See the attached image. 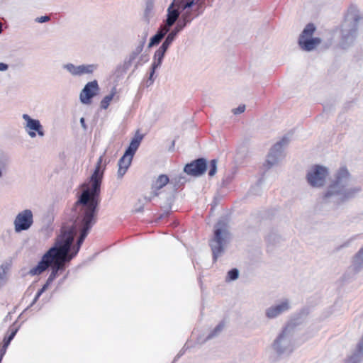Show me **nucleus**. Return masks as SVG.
Instances as JSON below:
<instances>
[{
    "instance_id": "nucleus-18",
    "label": "nucleus",
    "mask_w": 363,
    "mask_h": 363,
    "mask_svg": "<svg viewBox=\"0 0 363 363\" xmlns=\"http://www.w3.org/2000/svg\"><path fill=\"white\" fill-rule=\"evenodd\" d=\"M147 33H145L143 38L140 41L139 44L132 50V52L129 54L128 57L125 59L124 62V67L125 69H128L132 62L136 59L138 55L143 51L144 45L146 41Z\"/></svg>"
},
{
    "instance_id": "nucleus-38",
    "label": "nucleus",
    "mask_w": 363,
    "mask_h": 363,
    "mask_svg": "<svg viewBox=\"0 0 363 363\" xmlns=\"http://www.w3.org/2000/svg\"><path fill=\"white\" fill-rule=\"evenodd\" d=\"M187 24H186L184 22H183L182 21L179 22L177 26L174 28V29H175L178 33H179L180 31H182L184 28L186 26Z\"/></svg>"
},
{
    "instance_id": "nucleus-21",
    "label": "nucleus",
    "mask_w": 363,
    "mask_h": 363,
    "mask_svg": "<svg viewBox=\"0 0 363 363\" xmlns=\"http://www.w3.org/2000/svg\"><path fill=\"white\" fill-rule=\"evenodd\" d=\"M168 32L167 29L161 26L157 33L150 38L148 47L151 48L159 44Z\"/></svg>"
},
{
    "instance_id": "nucleus-35",
    "label": "nucleus",
    "mask_w": 363,
    "mask_h": 363,
    "mask_svg": "<svg viewBox=\"0 0 363 363\" xmlns=\"http://www.w3.org/2000/svg\"><path fill=\"white\" fill-rule=\"evenodd\" d=\"M17 333V329H13L11 334L7 337H5L4 339V345H6V346H9L11 341L13 339V337H15L16 334Z\"/></svg>"
},
{
    "instance_id": "nucleus-15",
    "label": "nucleus",
    "mask_w": 363,
    "mask_h": 363,
    "mask_svg": "<svg viewBox=\"0 0 363 363\" xmlns=\"http://www.w3.org/2000/svg\"><path fill=\"white\" fill-rule=\"evenodd\" d=\"M169 182V177L165 174H160L152 184L151 192L149 196H145L144 199L149 202L152 198L159 195L158 191L164 187Z\"/></svg>"
},
{
    "instance_id": "nucleus-47",
    "label": "nucleus",
    "mask_w": 363,
    "mask_h": 363,
    "mask_svg": "<svg viewBox=\"0 0 363 363\" xmlns=\"http://www.w3.org/2000/svg\"><path fill=\"white\" fill-rule=\"evenodd\" d=\"M4 276V270L0 269V281L3 279Z\"/></svg>"
},
{
    "instance_id": "nucleus-42",
    "label": "nucleus",
    "mask_w": 363,
    "mask_h": 363,
    "mask_svg": "<svg viewBox=\"0 0 363 363\" xmlns=\"http://www.w3.org/2000/svg\"><path fill=\"white\" fill-rule=\"evenodd\" d=\"M43 293V292H41V291H40V290L38 291V293L36 294L33 301H32V303H30L29 307H31L32 306H33L37 302L38 299L42 295Z\"/></svg>"
},
{
    "instance_id": "nucleus-43",
    "label": "nucleus",
    "mask_w": 363,
    "mask_h": 363,
    "mask_svg": "<svg viewBox=\"0 0 363 363\" xmlns=\"http://www.w3.org/2000/svg\"><path fill=\"white\" fill-rule=\"evenodd\" d=\"M9 69V65L4 62H0V72H5Z\"/></svg>"
},
{
    "instance_id": "nucleus-5",
    "label": "nucleus",
    "mask_w": 363,
    "mask_h": 363,
    "mask_svg": "<svg viewBox=\"0 0 363 363\" xmlns=\"http://www.w3.org/2000/svg\"><path fill=\"white\" fill-rule=\"evenodd\" d=\"M294 327L291 324L287 325L278 335L272 344L274 350L279 354H289L294 349L293 336Z\"/></svg>"
},
{
    "instance_id": "nucleus-8",
    "label": "nucleus",
    "mask_w": 363,
    "mask_h": 363,
    "mask_svg": "<svg viewBox=\"0 0 363 363\" xmlns=\"http://www.w3.org/2000/svg\"><path fill=\"white\" fill-rule=\"evenodd\" d=\"M328 169L320 165H315L307 173V181L313 187H320L324 185Z\"/></svg>"
},
{
    "instance_id": "nucleus-7",
    "label": "nucleus",
    "mask_w": 363,
    "mask_h": 363,
    "mask_svg": "<svg viewBox=\"0 0 363 363\" xmlns=\"http://www.w3.org/2000/svg\"><path fill=\"white\" fill-rule=\"evenodd\" d=\"M315 30V27L313 23H308L302 31L298 44L302 50L305 51H311L321 43L319 38H312Z\"/></svg>"
},
{
    "instance_id": "nucleus-25",
    "label": "nucleus",
    "mask_w": 363,
    "mask_h": 363,
    "mask_svg": "<svg viewBox=\"0 0 363 363\" xmlns=\"http://www.w3.org/2000/svg\"><path fill=\"white\" fill-rule=\"evenodd\" d=\"M64 69L67 70L73 77H80L79 65L72 63H67L62 65Z\"/></svg>"
},
{
    "instance_id": "nucleus-34",
    "label": "nucleus",
    "mask_w": 363,
    "mask_h": 363,
    "mask_svg": "<svg viewBox=\"0 0 363 363\" xmlns=\"http://www.w3.org/2000/svg\"><path fill=\"white\" fill-rule=\"evenodd\" d=\"M186 182L185 177L179 175L174 179H171V183L174 184V186H181Z\"/></svg>"
},
{
    "instance_id": "nucleus-14",
    "label": "nucleus",
    "mask_w": 363,
    "mask_h": 363,
    "mask_svg": "<svg viewBox=\"0 0 363 363\" xmlns=\"http://www.w3.org/2000/svg\"><path fill=\"white\" fill-rule=\"evenodd\" d=\"M99 89L96 80L88 82L80 93L79 99L81 102L84 104H89L91 99L96 94Z\"/></svg>"
},
{
    "instance_id": "nucleus-50",
    "label": "nucleus",
    "mask_w": 363,
    "mask_h": 363,
    "mask_svg": "<svg viewBox=\"0 0 363 363\" xmlns=\"http://www.w3.org/2000/svg\"><path fill=\"white\" fill-rule=\"evenodd\" d=\"M53 281H50V279L48 278L47 281H46V283H45V285H47L48 286H49V285Z\"/></svg>"
},
{
    "instance_id": "nucleus-2",
    "label": "nucleus",
    "mask_w": 363,
    "mask_h": 363,
    "mask_svg": "<svg viewBox=\"0 0 363 363\" xmlns=\"http://www.w3.org/2000/svg\"><path fill=\"white\" fill-rule=\"evenodd\" d=\"M103 156L97 161L94 172L91 177V186L84 190L74 203L72 218L81 223L94 225L96 220L97 206L99 203L101 184L105 166L102 167Z\"/></svg>"
},
{
    "instance_id": "nucleus-11",
    "label": "nucleus",
    "mask_w": 363,
    "mask_h": 363,
    "mask_svg": "<svg viewBox=\"0 0 363 363\" xmlns=\"http://www.w3.org/2000/svg\"><path fill=\"white\" fill-rule=\"evenodd\" d=\"M22 118L24 121L23 128L31 138H35L37 135L40 137L45 135L43 127L39 120L31 118L27 113H23Z\"/></svg>"
},
{
    "instance_id": "nucleus-41",
    "label": "nucleus",
    "mask_w": 363,
    "mask_h": 363,
    "mask_svg": "<svg viewBox=\"0 0 363 363\" xmlns=\"http://www.w3.org/2000/svg\"><path fill=\"white\" fill-rule=\"evenodd\" d=\"M144 204L139 201L138 203L135 207V212L140 213L143 211Z\"/></svg>"
},
{
    "instance_id": "nucleus-36",
    "label": "nucleus",
    "mask_w": 363,
    "mask_h": 363,
    "mask_svg": "<svg viewBox=\"0 0 363 363\" xmlns=\"http://www.w3.org/2000/svg\"><path fill=\"white\" fill-rule=\"evenodd\" d=\"M174 40L175 39H174L172 36L167 34V37L165 38L164 42L161 45L168 50L169 47Z\"/></svg>"
},
{
    "instance_id": "nucleus-45",
    "label": "nucleus",
    "mask_w": 363,
    "mask_h": 363,
    "mask_svg": "<svg viewBox=\"0 0 363 363\" xmlns=\"http://www.w3.org/2000/svg\"><path fill=\"white\" fill-rule=\"evenodd\" d=\"M80 123H81V125H82V128L84 129V130L86 131L87 130V126L85 123L84 118L82 117L80 118Z\"/></svg>"
},
{
    "instance_id": "nucleus-6",
    "label": "nucleus",
    "mask_w": 363,
    "mask_h": 363,
    "mask_svg": "<svg viewBox=\"0 0 363 363\" xmlns=\"http://www.w3.org/2000/svg\"><path fill=\"white\" fill-rule=\"evenodd\" d=\"M361 22H363V18L357 16L353 20L346 21L342 24L341 43L344 48L353 44L357 36Z\"/></svg>"
},
{
    "instance_id": "nucleus-24",
    "label": "nucleus",
    "mask_w": 363,
    "mask_h": 363,
    "mask_svg": "<svg viewBox=\"0 0 363 363\" xmlns=\"http://www.w3.org/2000/svg\"><path fill=\"white\" fill-rule=\"evenodd\" d=\"M97 67L98 65L96 64L80 65H79L80 76L92 74Z\"/></svg>"
},
{
    "instance_id": "nucleus-39",
    "label": "nucleus",
    "mask_w": 363,
    "mask_h": 363,
    "mask_svg": "<svg viewBox=\"0 0 363 363\" xmlns=\"http://www.w3.org/2000/svg\"><path fill=\"white\" fill-rule=\"evenodd\" d=\"M245 105H240L238 108H234L233 110V112L234 114H240L245 111Z\"/></svg>"
},
{
    "instance_id": "nucleus-51",
    "label": "nucleus",
    "mask_w": 363,
    "mask_h": 363,
    "mask_svg": "<svg viewBox=\"0 0 363 363\" xmlns=\"http://www.w3.org/2000/svg\"><path fill=\"white\" fill-rule=\"evenodd\" d=\"M2 32V23L0 22V34Z\"/></svg>"
},
{
    "instance_id": "nucleus-17",
    "label": "nucleus",
    "mask_w": 363,
    "mask_h": 363,
    "mask_svg": "<svg viewBox=\"0 0 363 363\" xmlns=\"http://www.w3.org/2000/svg\"><path fill=\"white\" fill-rule=\"evenodd\" d=\"M167 50V48L161 45L155 52L153 62L152 64L151 71L150 73V80H152V77L155 72V70L160 67Z\"/></svg>"
},
{
    "instance_id": "nucleus-23",
    "label": "nucleus",
    "mask_w": 363,
    "mask_h": 363,
    "mask_svg": "<svg viewBox=\"0 0 363 363\" xmlns=\"http://www.w3.org/2000/svg\"><path fill=\"white\" fill-rule=\"evenodd\" d=\"M352 267L356 271L363 269V247L353 257Z\"/></svg>"
},
{
    "instance_id": "nucleus-1",
    "label": "nucleus",
    "mask_w": 363,
    "mask_h": 363,
    "mask_svg": "<svg viewBox=\"0 0 363 363\" xmlns=\"http://www.w3.org/2000/svg\"><path fill=\"white\" fill-rule=\"evenodd\" d=\"M91 228L92 225L77 219H74L71 226H63L55 245L44 254L38 264L30 269L28 274L39 275L49 267L57 274L63 270L66 263L77 254Z\"/></svg>"
},
{
    "instance_id": "nucleus-32",
    "label": "nucleus",
    "mask_w": 363,
    "mask_h": 363,
    "mask_svg": "<svg viewBox=\"0 0 363 363\" xmlns=\"http://www.w3.org/2000/svg\"><path fill=\"white\" fill-rule=\"evenodd\" d=\"M217 160H211L209 163V171H208V175L210 177H213L216 174L217 172Z\"/></svg>"
},
{
    "instance_id": "nucleus-30",
    "label": "nucleus",
    "mask_w": 363,
    "mask_h": 363,
    "mask_svg": "<svg viewBox=\"0 0 363 363\" xmlns=\"http://www.w3.org/2000/svg\"><path fill=\"white\" fill-rule=\"evenodd\" d=\"M193 20L192 10L187 9L182 15V21L186 24L189 23Z\"/></svg>"
},
{
    "instance_id": "nucleus-9",
    "label": "nucleus",
    "mask_w": 363,
    "mask_h": 363,
    "mask_svg": "<svg viewBox=\"0 0 363 363\" xmlns=\"http://www.w3.org/2000/svg\"><path fill=\"white\" fill-rule=\"evenodd\" d=\"M33 224V214L31 210L25 209L20 211L13 220L16 233L28 230Z\"/></svg>"
},
{
    "instance_id": "nucleus-28",
    "label": "nucleus",
    "mask_w": 363,
    "mask_h": 363,
    "mask_svg": "<svg viewBox=\"0 0 363 363\" xmlns=\"http://www.w3.org/2000/svg\"><path fill=\"white\" fill-rule=\"evenodd\" d=\"M223 328H224V324L222 323H219L214 328V330L208 334L206 339L208 340V339H211V338H213V337L218 336L221 333V331L223 330Z\"/></svg>"
},
{
    "instance_id": "nucleus-20",
    "label": "nucleus",
    "mask_w": 363,
    "mask_h": 363,
    "mask_svg": "<svg viewBox=\"0 0 363 363\" xmlns=\"http://www.w3.org/2000/svg\"><path fill=\"white\" fill-rule=\"evenodd\" d=\"M143 135L137 133L134 138L131 140L128 147L126 149L125 153L130 157H133L135 152L138 149L140 144L143 140Z\"/></svg>"
},
{
    "instance_id": "nucleus-49",
    "label": "nucleus",
    "mask_w": 363,
    "mask_h": 363,
    "mask_svg": "<svg viewBox=\"0 0 363 363\" xmlns=\"http://www.w3.org/2000/svg\"><path fill=\"white\" fill-rule=\"evenodd\" d=\"M53 281H50V279L48 278L47 281H46V283H45V285H47L48 286H49V285Z\"/></svg>"
},
{
    "instance_id": "nucleus-4",
    "label": "nucleus",
    "mask_w": 363,
    "mask_h": 363,
    "mask_svg": "<svg viewBox=\"0 0 363 363\" xmlns=\"http://www.w3.org/2000/svg\"><path fill=\"white\" fill-rule=\"evenodd\" d=\"M230 240L231 235L227 223L224 220H219L214 227L213 238L210 240L214 261L224 254Z\"/></svg>"
},
{
    "instance_id": "nucleus-16",
    "label": "nucleus",
    "mask_w": 363,
    "mask_h": 363,
    "mask_svg": "<svg viewBox=\"0 0 363 363\" xmlns=\"http://www.w3.org/2000/svg\"><path fill=\"white\" fill-rule=\"evenodd\" d=\"M179 16L178 9L175 8L174 2H172L167 9V14L165 23L162 28L169 31L171 27L176 23Z\"/></svg>"
},
{
    "instance_id": "nucleus-46",
    "label": "nucleus",
    "mask_w": 363,
    "mask_h": 363,
    "mask_svg": "<svg viewBox=\"0 0 363 363\" xmlns=\"http://www.w3.org/2000/svg\"><path fill=\"white\" fill-rule=\"evenodd\" d=\"M57 273L52 271L48 278L50 279V281H54L55 279L57 277Z\"/></svg>"
},
{
    "instance_id": "nucleus-44",
    "label": "nucleus",
    "mask_w": 363,
    "mask_h": 363,
    "mask_svg": "<svg viewBox=\"0 0 363 363\" xmlns=\"http://www.w3.org/2000/svg\"><path fill=\"white\" fill-rule=\"evenodd\" d=\"M178 33H179L175 29H172L171 31L169 30L167 34H169L174 39H175L176 37L177 36Z\"/></svg>"
},
{
    "instance_id": "nucleus-48",
    "label": "nucleus",
    "mask_w": 363,
    "mask_h": 363,
    "mask_svg": "<svg viewBox=\"0 0 363 363\" xmlns=\"http://www.w3.org/2000/svg\"><path fill=\"white\" fill-rule=\"evenodd\" d=\"M48 288V286L47 285H45V284L43 286V287L41 288V289H40V291H41V292H45Z\"/></svg>"
},
{
    "instance_id": "nucleus-12",
    "label": "nucleus",
    "mask_w": 363,
    "mask_h": 363,
    "mask_svg": "<svg viewBox=\"0 0 363 363\" xmlns=\"http://www.w3.org/2000/svg\"><path fill=\"white\" fill-rule=\"evenodd\" d=\"M207 167L206 160L199 158L186 164L184 167V172L188 175L198 177L205 173Z\"/></svg>"
},
{
    "instance_id": "nucleus-37",
    "label": "nucleus",
    "mask_w": 363,
    "mask_h": 363,
    "mask_svg": "<svg viewBox=\"0 0 363 363\" xmlns=\"http://www.w3.org/2000/svg\"><path fill=\"white\" fill-rule=\"evenodd\" d=\"M172 198H169L168 199V201H167V203L164 204L162 208H163V210L165 211V212H168L171 208H172Z\"/></svg>"
},
{
    "instance_id": "nucleus-22",
    "label": "nucleus",
    "mask_w": 363,
    "mask_h": 363,
    "mask_svg": "<svg viewBox=\"0 0 363 363\" xmlns=\"http://www.w3.org/2000/svg\"><path fill=\"white\" fill-rule=\"evenodd\" d=\"M9 164V157L5 152L0 150V178L6 174Z\"/></svg>"
},
{
    "instance_id": "nucleus-13",
    "label": "nucleus",
    "mask_w": 363,
    "mask_h": 363,
    "mask_svg": "<svg viewBox=\"0 0 363 363\" xmlns=\"http://www.w3.org/2000/svg\"><path fill=\"white\" fill-rule=\"evenodd\" d=\"M291 303L288 299L283 300L279 303L267 308L264 311L265 317L269 320L278 318L284 313L289 311Z\"/></svg>"
},
{
    "instance_id": "nucleus-19",
    "label": "nucleus",
    "mask_w": 363,
    "mask_h": 363,
    "mask_svg": "<svg viewBox=\"0 0 363 363\" xmlns=\"http://www.w3.org/2000/svg\"><path fill=\"white\" fill-rule=\"evenodd\" d=\"M133 157L124 153L121 158L118 160V169L117 176L118 179H121L127 172L129 166L131 164Z\"/></svg>"
},
{
    "instance_id": "nucleus-33",
    "label": "nucleus",
    "mask_w": 363,
    "mask_h": 363,
    "mask_svg": "<svg viewBox=\"0 0 363 363\" xmlns=\"http://www.w3.org/2000/svg\"><path fill=\"white\" fill-rule=\"evenodd\" d=\"M194 4L196 6L195 9L196 13L195 16L197 17L203 13V10L201 9L203 6L205 4V0H196Z\"/></svg>"
},
{
    "instance_id": "nucleus-3",
    "label": "nucleus",
    "mask_w": 363,
    "mask_h": 363,
    "mask_svg": "<svg viewBox=\"0 0 363 363\" xmlns=\"http://www.w3.org/2000/svg\"><path fill=\"white\" fill-rule=\"evenodd\" d=\"M352 179L345 167H340L335 174V180L328 186L322 200L325 203L341 204L354 197L361 191L359 186H350Z\"/></svg>"
},
{
    "instance_id": "nucleus-10",
    "label": "nucleus",
    "mask_w": 363,
    "mask_h": 363,
    "mask_svg": "<svg viewBox=\"0 0 363 363\" xmlns=\"http://www.w3.org/2000/svg\"><path fill=\"white\" fill-rule=\"evenodd\" d=\"M289 143V138L287 136H284L272 147L267 160L269 167H272L284 158V149L288 145Z\"/></svg>"
},
{
    "instance_id": "nucleus-26",
    "label": "nucleus",
    "mask_w": 363,
    "mask_h": 363,
    "mask_svg": "<svg viewBox=\"0 0 363 363\" xmlns=\"http://www.w3.org/2000/svg\"><path fill=\"white\" fill-rule=\"evenodd\" d=\"M116 87H113L111 91V93L106 96L103 99L102 101H101V108H103V109H106L111 101H112L113 96H115L116 94Z\"/></svg>"
},
{
    "instance_id": "nucleus-31",
    "label": "nucleus",
    "mask_w": 363,
    "mask_h": 363,
    "mask_svg": "<svg viewBox=\"0 0 363 363\" xmlns=\"http://www.w3.org/2000/svg\"><path fill=\"white\" fill-rule=\"evenodd\" d=\"M239 277V271L238 269L234 268L230 269L228 272V275L226 277V280L228 281H235Z\"/></svg>"
},
{
    "instance_id": "nucleus-27",
    "label": "nucleus",
    "mask_w": 363,
    "mask_h": 363,
    "mask_svg": "<svg viewBox=\"0 0 363 363\" xmlns=\"http://www.w3.org/2000/svg\"><path fill=\"white\" fill-rule=\"evenodd\" d=\"M153 4L152 1H148L144 11V18L147 22H149L150 18L152 16Z\"/></svg>"
},
{
    "instance_id": "nucleus-40",
    "label": "nucleus",
    "mask_w": 363,
    "mask_h": 363,
    "mask_svg": "<svg viewBox=\"0 0 363 363\" xmlns=\"http://www.w3.org/2000/svg\"><path fill=\"white\" fill-rule=\"evenodd\" d=\"M50 19V16H40V17H38L35 18V21L38 22V23H45V22H48L49 21Z\"/></svg>"
},
{
    "instance_id": "nucleus-29",
    "label": "nucleus",
    "mask_w": 363,
    "mask_h": 363,
    "mask_svg": "<svg viewBox=\"0 0 363 363\" xmlns=\"http://www.w3.org/2000/svg\"><path fill=\"white\" fill-rule=\"evenodd\" d=\"M196 0H182L179 5V9L182 11H185L187 9H191L194 4Z\"/></svg>"
}]
</instances>
